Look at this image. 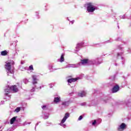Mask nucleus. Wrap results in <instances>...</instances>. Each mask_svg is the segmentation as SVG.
<instances>
[{
    "instance_id": "1",
    "label": "nucleus",
    "mask_w": 131,
    "mask_h": 131,
    "mask_svg": "<svg viewBox=\"0 0 131 131\" xmlns=\"http://www.w3.org/2000/svg\"><path fill=\"white\" fill-rule=\"evenodd\" d=\"M14 64H15V62L13 60H8L6 62L5 69L8 76H13L14 69L13 68V66Z\"/></svg>"
},
{
    "instance_id": "2",
    "label": "nucleus",
    "mask_w": 131,
    "mask_h": 131,
    "mask_svg": "<svg viewBox=\"0 0 131 131\" xmlns=\"http://www.w3.org/2000/svg\"><path fill=\"white\" fill-rule=\"evenodd\" d=\"M97 61L98 59L89 60L88 59H81V61L78 63L79 66H86V65H90V64H97Z\"/></svg>"
},
{
    "instance_id": "3",
    "label": "nucleus",
    "mask_w": 131,
    "mask_h": 131,
    "mask_svg": "<svg viewBox=\"0 0 131 131\" xmlns=\"http://www.w3.org/2000/svg\"><path fill=\"white\" fill-rule=\"evenodd\" d=\"M86 11L88 13H93L96 10H98V7L93 3H88L85 5Z\"/></svg>"
},
{
    "instance_id": "4",
    "label": "nucleus",
    "mask_w": 131,
    "mask_h": 131,
    "mask_svg": "<svg viewBox=\"0 0 131 131\" xmlns=\"http://www.w3.org/2000/svg\"><path fill=\"white\" fill-rule=\"evenodd\" d=\"M10 92H13V93H17V92H18V88H17V86H8L7 89H5V93L6 96H9V93H10Z\"/></svg>"
},
{
    "instance_id": "5",
    "label": "nucleus",
    "mask_w": 131,
    "mask_h": 131,
    "mask_svg": "<svg viewBox=\"0 0 131 131\" xmlns=\"http://www.w3.org/2000/svg\"><path fill=\"white\" fill-rule=\"evenodd\" d=\"M69 116H70V114L69 113H66L64 114L63 118L61 120V122L59 123V125H60L61 126H62V127H64V128H65V127H66V124L64 123L66 121V120H67V119L69 118Z\"/></svg>"
},
{
    "instance_id": "6",
    "label": "nucleus",
    "mask_w": 131,
    "mask_h": 131,
    "mask_svg": "<svg viewBox=\"0 0 131 131\" xmlns=\"http://www.w3.org/2000/svg\"><path fill=\"white\" fill-rule=\"evenodd\" d=\"M126 127H127L126 124H125V123H122L118 125L117 130L123 131L125 129H126Z\"/></svg>"
},
{
    "instance_id": "7",
    "label": "nucleus",
    "mask_w": 131,
    "mask_h": 131,
    "mask_svg": "<svg viewBox=\"0 0 131 131\" xmlns=\"http://www.w3.org/2000/svg\"><path fill=\"white\" fill-rule=\"evenodd\" d=\"M32 84L35 85V84H37V81H38V79H37V76L36 75H33L32 76Z\"/></svg>"
},
{
    "instance_id": "8",
    "label": "nucleus",
    "mask_w": 131,
    "mask_h": 131,
    "mask_svg": "<svg viewBox=\"0 0 131 131\" xmlns=\"http://www.w3.org/2000/svg\"><path fill=\"white\" fill-rule=\"evenodd\" d=\"M54 103H55V104H58V103H60V102H61V97L59 95H56L54 97Z\"/></svg>"
},
{
    "instance_id": "9",
    "label": "nucleus",
    "mask_w": 131,
    "mask_h": 131,
    "mask_svg": "<svg viewBox=\"0 0 131 131\" xmlns=\"http://www.w3.org/2000/svg\"><path fill=\"white\" fill-rule=\"evenodd\" d=\"M79 67V64H68L67 66V68H77Z\"/></svg>"
},
{
    "instance_id": "10",
    "label": "nucleus",
    "mask_w": 131,
    "mask_h": 131,
    "mask_svg": "<svg viewBox=\"0 0 131 131\" xmlns=\"http://www.w3.org/2000/svg\"><path fill=\"white\" fill-rule=\"evenodd\" d=\"M119 91V86L115 85L112 89L113 93H117Z\"/></svg>"
},
{
    "instance_id": "11",
    "label": "nucleus",
    "mask_w": 131,
    "mask_h": 131,
    "mask_svg": "<svg viewBox=\"0 0 131 131\" xmlns=\"http://www.w3.org/2000/svg\"><path fill=\"white\" fill-rule=\"evenodd\" d=\"M86 95V92H85V91H82L78 93V96L79 97H85Z\"/></svg>"
},
{
    "instance_id": "12",
    "label": "nucleus",
    "mask_w": 131,
    "mask_h": 131,
    "mask_svg": "<svg viewBox=\"0 0 131 131\" xmlns=\"http://www.w3.org/2000/svg\"><path fill=\"white\" fill-rule=\"evenodd\" d=\"M70 104V101H68L62 102L61 105H62V106H64V107H68V106H69Z\"/></svg>"
},
{
    "instance_id": "13",
    "label": "nucleus",
    "mask_w": 131,
    "mask_h": 131,
    "mask_svg": "<svg viewBox=\"0 0 131 131\" xmlns=\"http://www.w3.org/2000/svg\"><path fill=\"white\" fill-rule=\"evenodd\" d=\"M64 54H61L60 58L58 59V62H60V63H62V62H64Z\"/></svg>"
},
{
    "instance_id": "14",
    "label": "nucleus",
    "mask_w": 131,
    "mask_h": 131,
    "mask_svg": "<svg viewBox=\"0 0 131 131\" xmlns=\"http://www.w3.org/2000/svg\"><path fill=\"white\" fill-rule=\"evenodd\" d=\"M76 80H77V79L76 78H71L68 80V82L69 83H72V82H75Z\"/></svg>"
},
{
    "instance_id": "15",
    "label": "nucleus",
    "mask_w": 131,
    "mask_h": 131,
    "mask_svg": "<svg viewBox=\"0 0 131 131\" xmlns=\"http://www.w3.org/2000/svg\"><path fill=\"white\" fill-rule=\"evenodd\" d=\"M17 119V117H14L10 120V124H13L14 122L16 121V119Z\"/></svg>"
},
{
    "instance_id": "16",
    "label": "nucleus",
    "mask_w": 131,
    "mask_h": 131,
    "mask_svg": "<svg viewBox=\"0 0 131 131\" xmlns=\"http://www.w3.org/2000/svg\"><path fill=\"white\" fill-rule=\"evenodd\" d=\"M83 42L79 43L77 45V47H76V49L77 50H78L79 49V47H83Z\"/></svg>"
},
{
    "instance_id": "17",
    "label": "nucleus",
    "mask_w": 131,
    "mask_h": 131,
    "mask_svg": "<svg viewBox=\"0 0 131 131\" xmlns=\"http://www.w3.org/2000/svg\"><path fill=\"white\" fill-rule=\"evenodd\" d=\"M7 54H8V52H7V51H4L1 52L2 56H7Z\"/></svg>"
},
{
    "instance_id": "18",
    "label": "nucleus",
    "mask_w": 131,
    "mask_h": 131,
    "mask_svg": "<svg viewBox=\"0 0 131 131\" xmlns=\"http://www.w3.org/2000/svg\"><path fill=\"white\" fill-rule=\"evenodd\" d=\"M20 110H21V107H18L15 110V112L18 113V112H20Z\"/></svg>"
},
{
    "instance_id": "19",
    "label": "nucleus",
    "mask_w": 131,
    "mask_h": 131,
    "mask_svg": "<svg viewBox=\"0 0 131 131\" xmlns=\"http://www.w3.org/2000/svg\"><path fill=\"white\" fill-rule=\"evenodd\" d=\"M92 125H93V126H95V125H96V124L97 123V120H92Z\"/></svg>"
},
{
    "instance_id": "20",
    "label": "nucleus",
    "mask_w": 131,
    "mask_h": 131,
    "mask_svg": "<svg viewBox=\"0 0 131 131\" xmlns=\"http://www.w3.org/2000/svg\"><path fill=\"white\" fill-rule=\"evenodd\" d=\"M53 68V66H50L49 67V70H50V71H54V70H57V69H53V70H52Z\"/></svg>"
},
{
    "instance_id": "21",
    "label": "nucleus",
    "mask_w": 131,
    "mask_h": 131,
    "mask_svg": "<svg viewBox=\"0 0 131 131\" xmlns=\"http://www.w3.org/2000/svg\"><path fill=\"white\" fill-rule=\"evenodd\" d=\"M29 80L28 79H24V82L26 84L27 83H28Z\"/></svg>"
},
{
    "instance_id": "22",
    "label": "nucleus",
    "mask_w": 131,
    "mask_h": 131,
    "mask_svg": "<svg viewBox=\"0 0 131 131\" xmlns=\"http://www.w3.org/2000/svg\"><path fill=\"white\" fill-rule=\"evenodd\" d=\"M29 69V70L33 71V66H32V65L30 66Z\"/></svg>"
},
{
    "instance_id": "23",
    "label": "nucleus",
    "mask_w": 131,
    "mask_h": 131,
    "mask_svg": "<svg viewBox=\"0 0 131 131\" xmlns=\"http://www.w3.org/2000/svg\"><path fill=\"white\" fill-rule=\"evenodd\" d=\"M49 118V115H45L44 119H48Z\"/></svg>"
},
{
    "instance_id": "24",
    "label": "nucleus",
    "mask_w": 131,
    "mask_h": 131,
    "mask_svg": "<svg viewBox=\"0 0 131 131\" xmlns=\"http://www.w3.org/2000/svg\"><path fill=\"white\" fill-rule=\"evenodd\" d=\"M82 118H83L82 116H80L78 119V120L80 121L81 120V119H82Z\"/></svg>"
},
{
    "instance_id": "25",
    "label": "nucleus",
    "mask_w": 131,
    "mask_h": 131,
    "mask_svg": "<svg viewBox=\"0 0 131 131\" xmlns=\"http://www.w3.org/2000/svg\"><path fill=\"white\" fill-rule=\"evenodd\" d=\"M42 108L43 109V110H46L47 109V106L46 105L42 106Z\"/></svg>"
},
{
    "instance_id": "26",
    "label": "nucleus",
    "mask_w": 131,
    "mask_h": 131,
    "mask_svg": "<svg viewBox=\"0 0 131 131\" xmlns=\"http://www.w3.org/2000/svg\"><path fill=\"white\" fill-rule=\"evenodd\" d=\"M125 17V15H124L120 16V18H121V19H124Z\"/></svg>"
},
{
    "instance_id": "27",
    "label": "nucleus",
    "mask_w": 131,
    "mask_h": 131,
    "mask_svg": "<svg viewBox=\"0 0 131 131\" xmlns=\"http://www.w3.org/2000/svg\"><path fill=\"white\" fill-rule=\"evenodd\" d=\"M49 86H50V89H52V88H53V84H49Z\"/></svg>"
},
{
    "instance_id": "28",
    "label": "nucleus",
    "mask_w": 131,
    "mask_h": 131,
    "mask_svg": "<svg viewBox=\"0 0 131 131\" xmlns=\"http://www.w3.org/2000/svg\"><path fill=\"white\" fill-rule=\"evenodd\" d=\"M34 91H35V89L33 88V89L31 90V92H34Z\"/></svg>"
},
{
    "instance_id": "29",
    "label": "nucleus",
    "mask_w": 131,
    "mask_h": 131,
    "mask_svg": "<svg viewBox=\"0 0 131 131\" xmlns=\"http://www.w3.org/2000/svg\"><path fill=\"white\" fill-rule=\"evenodd\" d=\"M70 23L72 25L73 24V23H74V20H72V21H70Z\"/></svg>"
},
{
    "instance_id": "30",
    "label": "nucleus",
    "mask_w": 131,
    "mask_h": 131,
    "mask_svg": "<svg viewBox=\"0 0 131 131\" xmlns=\"http://www.w3.org/2000/svg\"><path fill=\"white\" fill-rule=\"evenodd\" d=\"M120 53H118V57H119V56H120Z\"/></svg>"
},
{
    "instance_id": "31",
    "label": "nucleus",
    "mask_w": 131,
    "mask_h": 131,
    "mask_svg": "<svg viewBox=\"0 0 131 131\" xmlns=\"http://www.w3.org/2000/svg\"><path fill=\"white\" fill-rule=\"evenodd\" d=\"M39 89H41V86H40Z\"/></svg>"
},
{
    "instance_id": "32",
    "label": "nucleus",
    "mask_w": 131,
    "mask_h": 131,
    "mask_svg": "<svg viewBox=\"0 0 131 131\" xmlns=\"http://www.w3.org/2000/svg\"><path fill=\"white\" fill-rule=\"evenodd\" d=\"M68 20H69V18H68Z\"/></svg>"
},
{
    "instance_id": "33",
    "label": "nucleus",
    "mask_w": 131,
    "mask_h": 131,
    "mask_svg": "<svg viewBox=\"0 0 131 131\" xmlns=\"http://www.w3.org/2000/svg\"><path fill=\"white\" fill-rule=\"evenodd\" d=\"M68 20H69V18H68Z\"/></svg>"
},
{
    "instance_id": "34",
    "label": "nucleus",
    "mask_w": 131,
    "mask_h": 131,
    "mask_svg": "<svg viewBox=\"0 0 131 131\" xmlns=\"http://www.w3.org/2000/svg\"><path fill=\"white\" fill-rule=\"evenodd\" d=\"M38 124H36V125H37Z\"/></svg>"
}]
</instances>
